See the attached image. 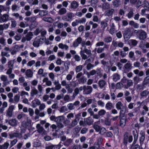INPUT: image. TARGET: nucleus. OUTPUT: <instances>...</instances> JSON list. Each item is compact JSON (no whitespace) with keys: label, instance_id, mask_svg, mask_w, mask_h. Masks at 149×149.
<instances>
[{"label":"nucleus","instance_id":"f257e3e1","mask_svg":"<svg viewBox=\"0 0 149 149\" xmlns=\"http://www.w3.org/2000/svg\"><path fill=\"white\" fill-rule=\"evenodd\" d=\"M120 110L119 118L120 125L122 127H123L125 125L126 120V118L125 114L126 111H128V109L126 106H123Z\"/></svg>","mask_w":149,"mask_h":149},{"label":"nucleus","instance_id":"f03ea898","mask_svg":"<svg viewBox=\"0 0 149 149\" xmlns=\"http://www.w3.org/2000/svg\"><path fill=\"white\" fill-rule=\"evenodd\" d=\"M135 30L133 28H126L123 33V37L125 40H128L134 33H135Z\"/></svg>","mask_w":149,"mask_h":149},{"label":"nucleus","instance_id":"7ed1b4c3","mask_svg":"<svg viewBox=\"0 0 149 149\" xmlns=\"http://www.w3.org/2000/svg\"><path fill=\"white\" fill-rule=\"evenodd\" d=\"M133 140V137L131 135L129 136V134L128 132H126L124 135L123 140V143L125 146H127L128 141L129 143L132 142Z\"/></svg>","mask_w":149,"mask_h":149},{"label":"nucleus","instance_id":"20e7f679","mask_svg":"<svg viewBox=\"0 0 149 149\" xmlns=\"http://www.w3.org/2000/svg\"><path fill=\"white\" fill-rule=\"evenodd\" d=\"M135 33L140 40H144L146 38L147 34L144 30L141 29L135 30Z\"/></svg>","mask_w":149,"mask_h":149},{"label":"nucleus","instance_id":"39448f33","mask_svg":"<svg viewBox=\"0 0 149 149\" xmlns=\"http://www.w3.org/2000/svg\"><path fill=\"white\" fill-rule=\"evenodd\" d=\"M84 91L83 92V94L88 95L90 94L92 92L93 88L91 86H84Z\"/></svg>","mask_w":149,"mask_h":149},{"label":"nucleus","instance_id":"423d86ee","mask_svg":"<svg viewBox=\"0 0 149 149\" xmlns=\"http://www.w3.org/2000/svg\"><path fill=\"white\" fill-rule=\"evenodd\" d=\"M141 136L139 137V141L141 146H142L145 139V131L141 130L140 132Z\"/></svg>","mask_w":149,"mask_h":149},{"label":"nucleus","instance_id":"0eeeda50","mask_svg":"<svg viewBox=\"0 0 149 149\" xmlns=\"http://www.w3.org/2000/svg\"><path fill=\"white\" fill-rule=\"evenodd\" d=\"M82 41V39L81 37H78L75 40L73 43V46L74 47H76L78 46L79 45L81 44Z\"/></svg>","mask_w":149,"mask_h":149},{"label":"nucleus","instance_id":"6e6552de","mask_svg":"<svg viewBox=\"0 0 149 149\" xmlns=\"http://www.w3.org/2000/svg\"><path fill=\"white\" fill-rule=\"evenodd\" d=\"M38 37L36 38V40H35L33 42V45L35 47H38L39 46L40 44H42L43 41H40V39H38Z\"/></svg>","mask_w":149,"mask_h":149},{"label":"nucleus","instance_id":"1a4fd4ad","mask_svg":"<svg viewBox=\"0 0 149 149\" xmlns=\"http://www.w3.org/2000/svg\"><path fill=\"white\" fill-rule=\"evenodd\" d=\"M84 120H85V123L86 125H92L94 122L93 120L90 117L84 118Z\"/></svg>","mask_w":149,"mask_h":149},{"label":"nucleus","instance_id":"9d476101","mask_svg":"<svg viewBox=\"0 0 149 149\" xmlns=\"http://www.w3.org/2000/svg\"><path fill=\"white\" fill-rule=\"evenodd\" d=\"M6 123L8 122V124L10 125L13 126H16L17 124V120L15 119H13L9 120L6 119Z\"/></svg>","mask_w":149,"mask_h":149},{"label":"nucleus","instance_id":"9b49d317","mask_svg":"<svg viewBox=\"0 0 149 149\" xmlns=\"http://www.w3.org/2000/svg\"><path fill=\"white\" fill-rule=\"evenodd\" d=\"M9 15L6 14H4L2 16L0 19V22L1 23L4 22H7L8 19Z\"/></svg>","mask_w":149,"mask_h":149},{"label":"nucleus","instance_id":"f8f14e48","mask_svg":"<svg viewBox=\"0 0 149 149\" xmlns=\"http://www.w3.org/2000/svg\"><path fill=\"white\" fill-rule=\"evenodd\" d=\"M100 122H96L94 123L93 128L95 130L96 132H100L101 130V126L98 125L100 123Z\"/></svg>","mask_w":149,"mask_h":149},{"label":"nucleus","instance_id":"ddd939ff","mask_svg":"<svg viewBox=\"0 0 149 149\" xmlns=\"http://www.w3.org/2000/svg\"><path fill=\"white\" fill-rule=\"evenodd\" d=\"M105 108L107 110H110L113 109L114 106L111 102H108L106 104Z\"/></svg>","mask_w":149,"mask_h":149},{"label":"nucleus","instance_id":"4468645a","mask_svg":"<svg viewBox=\"0 0 149 149\" xmlns=\"http://www.w3.org/2000/svg\"><path fill=\"white\" fill-rule=\"evenodd\" d=\"M65 117L63 115L59 116L56 117L55 122L57 123L63 122L65 120Z\"/></svg>","mask_w":149,"mask_h":149},{"label":"nucleus","instance_id":"2eb2a0df","mask_svg":"<svg viewBox=\"0 0 149 149\" xmlns=\"http://www.w3.org/2000/svg\"><path fill=\"white\" fill-rule=\"evenodd\" d=\"M149 94V91L147 90H145L141 93L140 95L142 97H146Z\"/></svg>","mask_w":149,"mask_h":149},{"label":"nucleus","instance_id":"dca6fc26","mask_svg":"<svg viewBox=\"0 0 149 149\" xmlns=\"http://www.w3.org/2000/svg\"><path fill=\"white\" fill-rule=\"evenodd\" d=\"M48 14V11L45 10H40L39 15L41 17H43L47 15Z\"/></svg>","mask_w":149,"mask_h":149},{"label":"nucleus","instance_id":"f3484780","mask_svg":"<svg viewBox=\"0 0 149 149\" xmlns=\"http://www.w3.org/2000/svg\"><path fill=\"white\" fill-rule=\"evenodd\" d=\"M101 143V139H98L97 141L95 143L94 145L96 149H98L100 148V145Z\"/></svg>","mask_w":149,"mask_h":149},{"label":"nucleus","instance_id":"a211bd4d","mask_svg":"<svg viewBox=\"0 0 149 149\" xmlns=\"http://www.w3.org/2000/svg\"><path fill=\"white\" fill-rule=\"evenodd\" d=\"M36 127L38 129V132L39 133H42L44 130L43 127L41 126L40 124H39L37 125Z\"/></svg>","mask_w":149,"mask_h":149},{"label":"nucleus","instance_id":"6ab92c4d","mask_svg":"<svg viewBox=\"0 0 149 149\" xmlns=\"http://www.w3.org/2000/svg\"><path fill=\"white\" fill-rule=\"evenodd\" d=\"M149 83V76H148L144 79L142 83V85L144 86Z\"/></svg>","mask_w":149,"mask_h":149},{"label":"nucleus","instance_id":"aec40b11","mask_svg":"<svg viewBox=\"0 0 149 149\" xmlns=\"http://www.w3.org/2000/svg\"><path fill=\"white\" fill-rule=\"evenodd\" d=\"M120 79V75L117 73L113 74V79L114 81H116Z\"/></svg>","mask_w":149,"mask_h":149},{"label":"nucleus","instance_id":"412c9836","mask_svg":"<svg viewBox=\"0 0 149 149\" xmlns=\"http://www.w3.org/2000/svg\"><path fill=\"white\" fill-rule=\"evenodd\" d=\"M106 84L105 81L102 79L100 80L98 82V84L100 88H102Z\"/></svg>","mask_w":149,"mask_h":149},{"label":"nucleus","instance_id":"4be33fe9","mask_svg":"<svg viewBox=\"0 0 149 149\" xmlns=\"http://www.w3.org/2000/svg\"><path fill=\"white\" fill-rule=\"evenodd\" d=\"M9 146L8 143L5 142L3 144L0 145V149H7Z\"/></svg>","mask_w":149,"mask_h":149},{"label":"nucleus","instance_id":"5701e85b","mask_svg":"<svg viewBox=\"0 0 149 149\" xmlns=\"http://www.w3.org/2000/svg\"><path fill=\"white\" fill-rule=\"evenodd\" d=\"M25 74L28 77H31L33 75V73L31 70L29 69L26 70L25 72Z\"/></svg>","mask_w":149,"mask_h":149},{"label":"nucleus","instance_id":"b1692460","mask_svg":"<svg viewBox=\"0 0 149 149\" xmlns=\"http://www.w3.org/2000/svg\"><path fill=\"white\" fill-rule=\"evenodd\" d=\"M78 6V3L75 1H73L71 4V7L74 9L76 8Z\"/></svg>","mask_w":149,"mask_h":149},{"label":"nucleus","instance_id":"393cba45","mask_svg":"<svg viewBox=\"0 0 149 149\" xmlns=\"http://www.w3.org/2000/svg\"><path fill=\"white\" fill-rule=\"evenodd\" d=\"M37 25V22L35 21H33L31 22L29 26L30 29H33Z\"/></svg>","mask_w":149,"mask_h":149},{"label":"nucleus","instance_id":"a878e982","mask_svg":"<svg viewBox=\"0 0 149 149\" xmlns=\"http://www.w3.org/2000/svg\"><path fill=\"white\" fill-rule=\"evenodd\" d=\"M19 133L14 132L13 133H10L9 134V136L10 139H12L14 137H18L19 136Z\"/></svg>","mask_w":149,"mask_h":149},{"label":"nucleus","instance_id":"bb28decb","mask_svg":"<svg viewBox=\"0 0 149 149\" xmlns=\"http://www.w3.org/2000/svg\"><path fill=\"white\" fill-rule=\"evenodd\" d=\"M123 104L120 101L118 102L116 104V109L119 110L121 109V107L123 106Z\"/></svg>","mask_w":149,"mask_h":149},{"label":"nucleus","instance_id":"cd10ccee","mask_svg":"<svg viewBox=\"0 0 149 149\" xmlns=\"http://www.w3.org/2000/svg\"><path fill=\"white\" fill-rule=\"evenodd\" d=\"M120 2V0H115L113 1V5L115 7H118L119 5Z\"/></svg>","mask_w":149,"mask_h":149},{"label":"nucleus","instance_id":"c85d7f7f","mask_svg":"<svg viewBox=\"0 0 149 149\" xmlns=\"http://www.w3.org/2000/svg\"><path fill=\"white\" fill-rule=\"evenodd\" d=\"M131 149H143L142 146L140 145H139L138 144H136L135 145L131 146Z\"/></svg>","mask_w":149,"mask_h":149},{"label":"nucleus","instance_id":"c756f323","mask_svg":"<svg viewBox=\"0 0 149 149\" xmlns=\"http://www.w3.org/2000/svg\"><path fill=\"white\" fill-rule=\"evenodd\" d=\"M132 66L130 63H127L125 65L124 68L126 70H130L131 69Z\"/></svg>","mask_w":149,"mask_h":149},{"label":"nucleus","instance_id":"7c9ffc66","mask_svg":"<svg viewBox=\"0 0 149 149\" xmlns=\"http://www.w3.org/2000/svg\"><path fill=\"white\" fill-rule=\"evenodd\" d=\"M86 78H85L84 77H82L80 78H79L78 80V82L79 84H81V83H82V84H84L85 81H86Z\"/></svg>","mask_w":149,"mask_h":149},{"label":"nucleus","instance_id":"2f4dec72","mask_svg":"<svg viewBox=\"0 0 149 149\" xmlns=\"http://www.w3.org/2000/svg\"><path fill=\"white\" fill-rule=\"evenodd\" d=\"M106 113V111L102 109L98 112V114L100 116L104 115Z\"/></svg>","mask_w":149,"mask_h":149},{"label":"nucleus","instance_id":"473e14b6","mask_svg":"<svg viewBox=\"0 0 149 149\" xmlns=\"http://www.w3.org/2000/svg\"><path fill=\"white\" fill-rule=\"evenodd\" d=\"M75 21L77 22L78 23H84L86 22V19L84 17L82 18L81 19L78 20L76 19Z\"/></svg>","mask_w":149,"mask_h":149},{"label":"nucleus","instance_id":"72a5a7b5","mask_svg":"<svg viewBox=\"0 0 149 149\" xmlns=\"http://www.w3.org/2000/svg\"><path fill=\"white\" fill-rule=\"evenodd\" d=\"M66 10L65 8H63L60 9L59 10V14L60 15H63L65 13Z\"/></svg>","mask_w":149,"mask_h":149},{"label":"nucleus","instance_id":"f704fd0d","mask_svg":"<svg viewBox=\"0 0 149 149\" xmlns=\"http://www.w3.org/2000/svg\"><path fill=\"white\" fill-rule=\"evenodd\" d=\"M38 91L36 89L31 91V96L33 97L34 95H37L38 93Z\"/></svg>","mask_w":149,"mask_h":149},{"label":"nucleus","instance_id":"c9c22d12","mask_svg":"<svg viewBox=\"0 0 149 149\" xmlns=\"http://www.w3.org/2000/svg\"><path fill=\"white\" fill-rule=\"evenodd\" d=\"M41 30H40L39 28H38L34 32V34L35 36H37L41 32Z\"/></svg>","mask_w":149,"mask_h":149},{"label":"nucleus","instance_id":"e433bc0d","mask_svg":"<svg viewBox=\"0 0 149 149\" xmlns=\"http://www.w3.org/2000/svg\"><path fill=\"white\" fill-rule=\"evenodd\" d=\"M82 67L81 65L77 66L75 68V71L76 73L80 72L82 69Z\"/></svg>","mask_w":149,"mask_h":149},{"label":"nucleus","instance_id":"4c0bfd02","mask_svg":"<svg viewBox=\"0 0 149 149\" xmlns=\"http://www.w3.org/2000/svg\"><path fill=\"white\" fill-rule=\"evenodd\" d=\"M112 40V38L111 37L108 36L104 38V41L105 42H110Z\"/></svg>","mask_w":149,"mask_h":149},{"label":"nucleus","instance_id":"58836bf2","mask_svg":"<svg viewBox=\"0 0 149 149\" xmlns=\"http://www.w3.org/2000/svg\"><path fill=\"white\" fill-rule=\"evenodd\" d=\"M89 24L93 25L92 28L93 29H95L98 26V25L97 23H94L91 21L89 22Z\"/></svg>","mask_w":149,"mask_h":149},{"label":"nucleus","instance_id":"ea45409f","mask_svg":"<svg viewBox=\"0 0 149 149\" xmlns=\"http://www.w3.org/2000/svg\"><path fill=\"white\" fill-rule=\"evenodd\" d=\"M80 130V128L77 126L76 127H75L74 130V132L76 134H77L78 133Z\"/></svg>","mask_w":149,"mask_h":149},{"label":"nucleus","instance_id":"a19ab883","mask_svg":"<svg viewBox=\"0 0 149 149\" xmlns=\"http://www.w3.org/2000/svg\"><path fill=\"white\" fill-rule=\"evenodd\" d=\"M81 116V113H78V114H77L75 116V118L74 120H75L76 121L78 122L80 119V117Z\"/></svg>","mask_w":149,"mask_h":149},{"label":"nucleus","instance_id":"79ce46f5","mask_svg":"<svg viewBox=\"0 0 149 149\" xmlns=\"http://www.w3.org/2000/svg\"><path fill=\"white\" fill-rule=\"evenodd\" d=\"M5 41V40L2 37L0 38V43L3 46H4L6 45Z\"/></svg>","mask_w":149,"mask_h":149},{"label":"nucleus","instance_id":"37998d69","mask_svg":"<svg viewBox=\"0 0 149 149\" xmlns=\"http://www.w3.org/2000/svg\"><path fill=\"white\" fill-rule=\"evenodd\" d=\"M94 65L93 64H91L90 63H89L87 64L86 68L87 70H89L92 67H94Z\"/></svg>","mask_w":149,"mask_h":149},{"label":"nucleus","instance_id":"c03bdc74","mask_svg":"<svg viewBox=\"0 0 149 149\" xmlns=\"http://www.w3.org/2000/svg\"><path fill=\"white\" fill-rule=\"evenodd\" d=\"M17 139H14L13 140L11 141L10 143V147L15 145L17 142Z\"/></svg>","mask_w":149,"mask_h":149},{"label":"nucleus","instance_id":"a18cd8bd","mask_svg":"<svg viewBox=\"0 0 149 149\" xmlns=\"http://www.w3.org/2000/svg\"><path fill=\"white\" fill-rule=\"evenodd\" d=\"M102 27L105 28L107 26V23L103 21L101 22Z\"/></svg>","mask_w":149,"mask_h":149},{"label":"nucleus","instance_id":"49530a36","mask_svg":"<svg viewBox=\"0 0 149 149\" xmlns=\"http://www.w3.org/2000/svg\"><path fill=\"white\" fill-rule=\"evenodd\" d=\"M80 55L83 59L85 60L87 58V56L85 54H84L82 51H81L80 52Z\"/></svg>","mask_w":149,"mask_h":149},{"label":"nucleus","instance_id":"de8ad7c7","mask_svg":"<svg viewBox=\"0 0 149 149\" xmlns=\"http://www.w3.org/2000/svg\"><path fill=\"white\" fill-rule=\"evenodd\" d=\"M32 36V33H31V34H27L26 36V39L27 41H30L31 39V36Z\"/></svg>","mask_w":149,"mask_h":149},{"label":"nucleus","instance_id":"09e8293b","mask_svg":"<svg viewBox=\"0 0 149 149\" xmlns=\"http://www.w3.org/2000/svg\"><path fill=\"white\" fill-rule=\"evenodd\" d=\"M104 47H105L102 48V47H99L98 48L97 52L99 54L102 52H103L104 51Z\"/></svg>","mask_w":149,"mask_h":149},{"label":"nucleus","instance_id":"8fccbe9b","mask_svg":"<svg viewBox=\"0 0 149 149\" xmlns=\"http://www.w3.org/2000/svg\"><path fill=\"white\" fill-rule=\"evenodd\" d=\"M123 86V85L122 82H119L116 84V88H121Z\"/></svg>","mask_w":149,"mask_h":149},{"label":"nucleus","instance_id":"3c124183","mask_svg":"<svg viewBox=\"0 0 149 149\" xmlns=\"http://www.w3.org/2000/svg\"><path fill=\"white\" fill-rule=\"evenodd\" d=\"M128 80L125 77H123V78L121 79V82L122 84H126L127 83Z\"/></svg>","mask_w":149,"mask_h":149},{"label":"nucleus","instance_id":"603ef678","mask_svg":"<svg viewBox=\"0 0 149 149\" xmlns=\"http://www.w3.org/2000/svg\"><path fill=\"white\" fill-rule=\"evenodd\" d=\"M133 12L132 10H130L127 14V17L129 18H130L133 16Z\"/></svg>","mask_w":149,"mask_h":149},{"label":"nucleus","instance_id":"864d4df0","mask_svg":"<svg viewBox=\"0 0 149 149\" xmlns=\"http://www.w3.org/2000/svg\"><path fill=\"white\" fill-rule=\"evenodd\" d=\"M17 23L16 21L14 20L11 21V27L12 28H15L16 26Z\"/></svg>","mask_w":149,"mask_h":149},{"label":"nucleus","instance_id":"5fc2aeb1","mask_svg":"<svg viewBox=\"0 0 149 149\" xmlns=\"http://www.w3.org/2000/svg\"><path fill=\"white\" fill-rule=\"evenodd\" d=\"M6 114V116H8L9 117H11L12 116L13 112L7 110Z\"/></svg>","mask_w":149,"mask_h":149},{"label":"nucleus","instance_id":"6e6d98bb","mask_svg":"<svg viewBox=\"0 0 149 149\" xmlns=\"http://www.w3.org/2000/svg\"><path fill=\"white\" fill-rule=\"evenodd\" d=\"M12 63V60L9 61L8 62V67L10 68H13V66L14 63Z\"/></svg>","mask_w":149,"mask_h":149},{"label":"nucleus","instance_id":"4d7b16f0","mask_svg":"<svg viewBox=\"0 0 149 149\" xmlns=\"http://www.w3.org/2000/svg\"><path fill=\"white\" fill-rule=\"evenodd\" d=\"M88 129L86 127L83 128L81 131V133L82 134H85L87 131Z\"/></svg>","mask_w":149,"mask_h":149},{"label":"nucleus","instance_id":"13d9d810","mask_svg":"<svg viewBox=\"0 0 149 149\" xmlns=\"http://www.w3.org/2000/svg\"><path fill=\"white\" fill-rule=\"evenodd\" d=\"M35 63V61L34 60H31V61H29L27 65L28 66H31L32 65H33Z\"/></svg>","mask_w":149,"mask_h":149},{"label":"nucleus","instance_id":"bf43d9fd","mask_svg":"<svg viewBox=\"0 0 149 149\" xmlns=\"http://www.w3.org/2000/svg\"><path fill=\"white\" fill-rule=\"evenodd\" d=\"M97 104L101 107H103L104 106V103L101 100H99L97 102Z\"/></svg>","mask_w":149,"mask_h":149},{"label":"nucleus","instance_id":"052dcab7","mask_svg":"<svg viewBox=\"0 0 149 149\" xmlns=\"http://www.w3.org/2000/svg\"><path fill=\"white\" fill-rule=\"evenodd\" d=\"M19 26H20L21 27L24 28H25L26 26H28L29 25L28 24L26 25V26L25 24L24 23V22H20Z\"/></svg>","mask_w":149,"mask_h":149},{"label":"nucleus","instance_id":"680f3d73","mask_svg":"<svg viewBox=\"0 0 149 149\" xmlns=\"http://www.w3.org/2000/svg\"><path fill=\"white\" fill-rule=\"evenodd\" d=\"M131 44L132 45L135 46L137 44V41L135 40H132L131 41Z\"/></svg>","mask_w":149,"mask_h":149},{"label":"nucleus","instance_id":"e2e57ef3","mask_svg":"<svg viewBox=\"0 0 149 149\" xmlns=\"http://www.w3.org/2000/svg\"><path fill=\"white\" fill-rule=\"evenodd\" d=\"M14 101L16 102H18L19 99V96L17 95H15L14 98Z\"/></svg>","mask_w":149,"mask_h":149},{"label":"nucleus","instance_id":"0e129e2a","mask_svg":"<svg viewBox=\"0 0 149 149\" xmlns=\"http://www.w3.org/2000/svg\"><path fill=\"white\" fill-rule=\"evenodd\" d=\"M84 26L83 25H81L78 28V30L79 32H81L84 31Z\"/></svg>","mask_w":149,"mask_h":149},{"label":"nucleus","instance_id":"69168bd1","mask_svg":"<svg viewBox=\"0 0 149 149\" xmlns=\"http://www.w3.org/2000/svg\"><path fill=\"white\" fill-rule=\"evenodd\" d=\"M113 10L111 9V10H109L106 13V14L107 16H110L112 15Z\"/></svg>","mask_w":149,"mask_h":149},{"label":"nucleus","instance_id":"338daca9","mask_svg":"<svg viewBox=\"0 0 149 149\" xmlns=\"http://www.w3.org/2000/svg\"><path fill=\"white\" fill-rule=\"evenodd\" d=\"M55 58V57L54 55H51L49 56L48 58V60L50 61H52Z\"/></svg>","mask_w":149,"mask_h":149},{"label":"nucleus","instance_id":"774afa93","mask_svg":"<svg viewBox=\"0 0 149 149\" xmlns=\"http://www.w3.org/2000/svg\"><path fill=\"white\" fill-rule=\"evenodd\" d=\"M109 4L108 2H106L103 5L104 8L105 9H108L109 7Z\"/></svg>","mask_w":149,"mask_h":149}]
</instances>
